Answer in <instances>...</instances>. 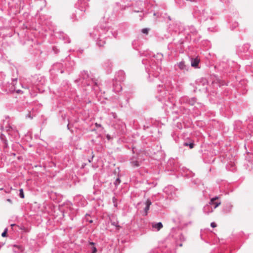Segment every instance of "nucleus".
Listing matches in <instances>:
<instances>
[{"label": "nucleus", "instance_id": "nucleus-9", "mask_svg": "<svg viewBox=\"0 0 253 253\" xmlns=\"http://www.w3.org/2000/svg\"><path fill=\"white\" fill-rule=\"evenodd\" d=\"M151 204H152V203H151V200L150 199H147L145 203L146 207L144 208V211L145 212L146 215H147L148 211L149 210L150 206H151Z\"/></svg>", "mask_w": 253, "mask_h": 253}, {"label": "nucleus", "instance_id": "nucleus-18", "mask_svg": "<svg viewBox=\"0 0 253 253\" xmlns=\"http://www.w3.org/2000/svg\"><path fill=\"white\" fill-rule=\"evenodd\" d=\"M211 227L214 228L216 226V224L215 222H212L211 223Z\"/></svg>", "mask_w": 253, "mask_h": 253}, {"label": "nucleus", "instance_id": "nucleus-3", "mask_svg": "<svg viewBox=\"0 0 253 253\" xmlns=\"http://www.w3.org/2000/svg\"><path fill=\"white\" fill-rule=\"evenodd\" d=\"M232 208L233 206L230 203H227L224 205L222 211L224 213H229L231 211Z\"/></svg>", "mask_w": 253, "mask_h": 253}, {"label": "nucleus", "instance_id": "nucleus-2", "mask_svg": "<svg viewBox=\"0 0 253 253\" xmlns=\"http://www.w3.org/2000/svg\"><path fill=\"white\" fill-rule=\"evenodd\" d=\"M218 198V197H214L211 199L209 204L211 206V205L213 206V209L216 208L219 205H220L221 203L220 202H215V201Z\"/></svg>", "mask_w": 253, "mask_h": 253}, {"label": "nucleus", "instance_id": "nucleus-5", "mask_svg": "<svg viewBox=\"0 0 253 253\" xmlns=\"http://www.w3.org/2000/svg\"><path fill=\"white\" fill-rule=\"evenodd\" d=\"M176 66L179 68V69L182 71H187V66L185 65L184 61H182L177 64Z\"/></svg>", "mask_w": 253, "mask_h": 253}, {"label": "nucleus", "instance_id": "nucleus-25", "mask_svg": "<svg viewBox=\"0 0 253 253\" xmlns=\"http://www.w3.org/2000/svg\"><path fill=\"white\" fill-rule=\"evenodd\" d=\"M154 76L156 77L158 76V74H155Z\"/></svg>", "mask_w": 253, "mask_h": 253}, {"label": "nucleus", "instance_id": "nucleus-13", "mask_svg": "<svg viewBox=\"0 0 253 253\" xmlns=\"http://www.w3.org/2000/svg\"><path fill=\"white\" fill-rule=\"evenodd\" d=\"M184 146H189L190 148L192 149L193 148L194 144L193 143H188L186 142V143H184Z\"/></svg>", "mask_w": 253, "mask_h": 253}, {"label": "nucleus", "instance_id": "nucleus-8", "mask_svg": "<svg viewBox=\"0 0 253 253\" xmlns=\"http://www.w3.org/2000/svg\"><path fill=\"white\" fill-rule=\"evenodd\" d=\"M200 62V60L197 58H192L191 60V66L196 68L198 67V65Z\"/></svg>", "mask_w": 253, "mask_h": 253}, {"label": "nucleus", "instance_id": "nucleus-26", "mask_svg": "<svg viewBox=\"0 0 253 253\" xmlns=\"http://www.w3.org/2000/svg\"><path fill=\"white\" fill-rule=\"evenodd\" d=\"M168 18H169V20H171V18H170V16H169V17H168Z\"/></svg>", "mask_w": 253, "mask_h": 253}, {"label": "nucleus", "instance_id": "nucleus-1", "mask_svg": "<svg viewBox=\"0 0 253 253\" xmlns=\"http://www.w3.org/2000/svg\"><path fill=\"white\" fill-rule=\"evenodd\" d=\"M158 87V91L159 92L160 95L159 96H157V97L159 98V101H162L163 99L166 97L167 92L163 85L161 86L159 85Z\"/></svg>", "mask_w": 253, "mask_h": 253}, {"label": "nucleus", "instance_id": "nucleus-28", "mask_svg": "<svg viewBox=\"0 0 253 253\" xmlns=\"http://www.w3.org/2000/svg\"><path fill=\"white\" fill-rule=\"evenodd\" d=\"M92 220H90V221H89V222H90V223H92Z\"/></svg>", "mask_w": 253, "mask_h": 253}, {"label": "nucleus", "instance_id": "nucleus-7", "mask_svg": "<svg viewBox=\"0 0 253 253\" xmlns=\"http://www.w3.org/2000/svg\"><path fill=\"white\" fill-rule=\"evenodd\" d=\"M130 164L133 168L138 167L140 166L139 162L134 158L131 159Z\"/></svg>", "mask_w": 253, "mask_h": 253}, {"label": "nucleus", "instance_id": "nucleus-17", "mask_svg": "<svg viewBox=\"0 0 253 253\" xmlns=\"http://www.w3.org/2000/svg\"><path fill=\"white\" fill-rule=\"evenodd\" d=\"M97 252V249L96 247H93L92 248V253H95Z\"/></svg>", "mask_w": 253, "mask_h": 253}, {"label": "nucleus", "instance_id": "nucleus-14", "mask_svg": "<svg viewBox=\"0 0 253 253\" xmlns=\"http://www.w3.org/2000/svg\"><path fill=\"white\" fill-rule=\"evenodd\" d=\"M19 196L21 198H24V194L23 189H20L19 190Z\"/></svg>", "mask_w": 253, "mask_h": 253}, {"label": "nucleus", "instance_id": "nucleus-27", "mask_svg": "<svg viewBox=\"0 0 253 253\" xmlns=\"http://www.w3.org/2000/svg\"><path fill=\"white\" fill-rule=\"evenodd\" d=\"M94 84H95V85H97V83L94 82Z\"/></svg>", "mask_w": 253, "mask_h": 253}, {"label": "nucleus", "instance_id": "nucleus-19", "mask_svg": "<svg viewBox=\"0 0 253 253\" xmlns=\"http://www.w3.org/2000/svg\"><path fill=\"white\" fill-rule=\"evenodd\" d=\"M10 92L16 91L17 93H19L21 91L20 90H15V89L10 90Z\"/></svg>", "mask_w": 253, "mask_h": 253}, {"label": "nucleus", "instance_id": "nucleus-20", "mask_svg": "<svg viewBox=\"0 0 253 253\" xmlns=\"http://www.w3.org/2000/svg\"><path fill=\"white\" fill-rule=\"evenodd\" d=\"M9 128L11 129L12 130H13V131H17L16 128L14 127V128H13L11 126H10L9 127ZM8 131H10V129H8Z\"/></svg>", "mask_w": 253, "mask_h": 253}, {"label": "nucleus", "instance_id": "nucleus-12", "mask_svg": "<svg viewBox=\"0 0 253 253\" xmlns=\"http://www.w3.org/2000/svg\"><path fill=\"white\" fill-rule=\"evenodd\" d=\"M120 183H121V180L119 178H117L114 181V184L115 185V186L117 187L118 185L120 184Z\"/></svg>", "mask_w": 253, "mask_h": 253}, {"label": "nucleus", "instance_id": "nucleus-22", "mask_svg": "<svg viewBox=\"0 0 253 253\" xmlns=\"http://www.w3.org/2000/svg\"><path fill=\"white\" fill-rule=\"evenodd\" d=\"M95 125L96 127H101V125L100 124H98L97 123H95Z\"/></svg>", "mask_w": 253, "mask_h": 253}, {"label": "nucleus", "instance_id": "nucleus-4", "mask_svg": "<svg viewBox=\"0 0 253 253\" xmlns=\"http://www.w3.org/2000/svg\"><path fill=\"white\" fill-rule=\"evenodd\" d=\"M152 226L153 228L155 229L156 231H158L163 228V224L162 222H159L158 223H152Z\"/></svg>", "mask_w": 253, "mask_h": 253}, {"label": "nucleus", "instance_id": "nucleus-6", "mask_svg": "<svg viewBox=\"0 0 253 253\" xmlns=\"http://www.w3.org/2000/svg\"><path fill=\"white\" fill-rule=\"evenodd\" d=\"M213 209L210 205H206L203 208V211L206 214H209L213 211Z\"/></svg>", "mask_w": 253, "mask_h": 253}, {"label": "nucleus", "instance_id": "nucleus-15", "mask_svg": "<svg viewBox=\"0 0 253 253\" xmlns=\"http://www.w3.org/2000/svg\"><path fill=\"white\" fill-rule=\"evenodd\" d=\"M149 31V29H148V28H144V29H142L141 32L143 34H145L147 35V34H148Z\"/></svg>", "mask_w": 253, "mask_h": 253}, {"label": "nucleus", "instance_id": "nucleus-10", "mask_svg": "<svg viewBox=\"0 0 253 253\" xmlns=\"http://www.w3.org/2000/svg\"><path fill=\"white\" fill-rule=\"evenodd\" d=\"M113 90L116 93L119 92L122 90V86L119 84L116 83L114 84Z\"/></svg>", "mask_w": 253, "mask_h": 253}, {"label": "nucleus", "instance_id": "nucleus-16", "mask_svg": "<svg viewBox=\"0 0 253 253\" xmlns=\"http://www.w3.org/2000/svg\"><path fill=\"white\" fill-rule=\"evenodd\" d=\"M7 229L6 228L5 229L3 232L1 234V236L3 237H4L6 236V233H7Z\"/></svg>", "mask_w": 253, "mask_h": 253}, {"label": "nucleus", "instance_id": "nucleus-29", "mask_svg": "<svg viewBox=\"0 0 253 253\" xmlns=\"http://www.w3.org/2000/svg\"><path fill=\"white\" fill-rule=\"evenodd\" d=\"M14 225H15V224H11V226H14Z\"/></svg>", "mask_w": 253, "mask_h": 253}, {"label": "nucleus", "instance_id": "nucleus-21", "mask_svg": "<svg viewBox=\"0 0 253 253\" xmlns=\"http://www.w3.org/2000/svg\"><path fill=\"white\" fill-rule=\"evenodd\" d=\"M83 73H84V75H85V76H86V77H87V78H88V73H87V72H86V71H84Z\"/></svg>", "mask_w": 253, "mask_h": 253}, {"label": "nucleus", "instance_id": "nucleus-24", "mask_svg": "<svg viewBox=\"0 0 253 253\" xmlns=\"http://www.w3.org/2000/svg\"><path fill=\"white\" fill-rule=\"evenodd\" d=\"M90 245H94V243L93 242H90Z\"/></svg>", "mask_w": 253, "mask_h": 253}, {"label": "nucleus", "instance_id": "nucleus-11", "mask_svg": "<svg viewBox=\"0 0 253 253\" xmlns=\"http://www.w3.org/2000/svg\"><path fill=\"white\" fill-rule=\"evenodd\" d=\"M105 43V41H101V40H98L97 42V44L99 46H102Z\"/></svg>", "mask_w": 253, "mask_h": 253}, {"label": "nucleus", "instance_id": "nucleus-23", "mask_svg": "<svg viewBox=\"0 0 253 253\" xmlns=\"http://www.w3.org/2000/svg\"><path fill=\"white\" fill-rule=\"evenodd\" d=\"M7 201H8V202L11 203H12V201H11V199H7Z\"/></svg>", "mask_w": 253, "mask_h": 253}]
</instances>
